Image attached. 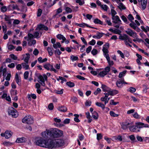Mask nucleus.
I'll return each mask as SVG.
<instances>
[{"mask_svg": "<svg viewBox=\"0 0 149 149\" xmlns=\"http://www.w3.org/2000/svg\"><path fill=\"white\" fill-rule=\"evenodd\" d=\"M97 138L98 140L101 139L102 138V136L100 133H98L97 134Z\"/></svg>", "mask_w": 149, "mask_h": 149, "instance_id": "61", "label": "nucleus"}, {"mask_svg": "<svg viewBox=\"0 0 149 149\" xmlns=\"http://www.w3.org/2000/svg\"><path fill=\"white\" fill-rule=\"evenodd\" d=\"M121 31L120 30L118 29H115L114 30L113 33L116 34H118L119 35H120L121 33Z\"/></svg>", "mask_w": 149, "mask_h": 149, "instance_id": "45", "label": "nucleus"}, {"mask_svg": "<svg viewBox=\"0 0 149 149\" xmlns=\"http://www.w3.org/2000/svg\"><path fill=\"white\" fill-rule=\"evenodd\" d=\"M136 89L132 87H130L129 88V91L131 93H134L136 91Z\"/></svg>", "mask_w": 149, "mask_h": 149, "instance_id": "59", "label": "nucleus"}, {"mask_svg": "<svg viewBox=\"0 0 149 149\" xmlns=\"http://www.w3.org/2000/svg\"><path fill=\"white\" fill-rule=\"evenodd\" d=\"M49 139H46L47 140V142L45 148L51 149L56 148L55 140L52 139L49 141Z\"/></svg>", "mask_w": 149, "mask_h": 149, "instance_id": "6", "label": "nucleus"}, {"mask_svg": "<svg viewBox=\"0 0 149 149\" xmlns=\"http://www.w3.org/2000/svg\"><path fill=\"white\" fill-rule=\"evenodd\" d=\"M57 109L58 110L60 111L65 112L67 111V109L65 107L62 106L61 107H58V108Z\"/></svg>", "mask_w": 149, "mask_h": 149, "instance_id": "18", "label": "nucleus"}, {"mask_svg": "<svg viewBox=\"0 0 149 149\" xmlns=\"http://www.w3.org/2000/svg\"><path fill=\"white\" fill-rule=\"evenodd\" d=\"M135 124V125L129 126V129L132 132H139L141 128H143V127L141 126V125H144L143 123L141 122H136Z\"/></svg>", "mask_w": 149, "mask_h": 149, "instance_id": "2", "label": "nucleus"}, {"mask_svg": "<svg viewBox=\"0 0 149 149\" xmlns=\"http://www.w3.org/2000/svg\"><path fill=\"white\" fill-rule=\"evenodd\" d=\"M22 122L27 124H31L33 122V118L31 115L26 116L22 119Z\"/></svg>", "mask_w": 149, "mask_h": 149, "instance_id": "7", "label": "nucleus"}, {"mask_svg": "<svg viewBox=\"0 0 149 149\" xmlns=\"http://www.w3.org/2000/svg\"><path fill=\"white\" fill-rule=\"evenodd\" d=\"M118 8L120 10L122 9L125 10L126 8L125 6L123 5V3L122 2H120V3L119 5L118 6Z\"/></svg>", "mask_w": 149, "mask_h": 149, "instance_id": "30", "label": "nucleus"}, {"mask_svg": "<svg viewBox=\"0 0 149 149\" xmlns=\"http://www.w3.org/2000/svg\"><path fill=\"white\" fill-rule=\"evenodd\" d=\"M96 43V41L94 39H92L88 42V44L91 45H94Z\"/></svg>", "mask_w": 149, "mask_h": 149, "instance_id": "62", "label": "nucleus"}, {"mask_svg": "<svg viewBox=\"0 0 149 149\" xmlns=\"http://www.w3.org/2000/svg\"><path fill=\"white\" fill-rule=\"evenodd\" d=\"M55 141L56 148L63 146L65 143L64 141L61 139L55 140Z\"/></svg>", "mask_w": 149, "mask_h": 149, "instance_id": "9", "label": "nucleus"}, {"mask_svg": "<svg viewBox=\"0 0 149 149\" xmlns=\"http://www.w3.org/2000/svg\"><path fill=\"white\" fill-rule=\"evenodd\" d=\"M121 18L122 20L124 22L127 24H128L129 22H127V20L126 17L124 15H122L121 17Z\"/></svg>", "mask_w": 149, "mask_h": 149, "instance_id": "38", "label": "nucleus"}, {"mask_svg": "<svg viewBox=\"0 0 149 149\" xmlns=\"http://www.w3.org/2000/svg\"><path fill=\"white\" fill-rule=\"evenodd\" d=\"M129 138L133 142H136L137 141L136 140L135 137L134 135H131L128 136Z\"/></svg>", "mask_w": 149, "mask_h": 149, "instance_id": "27", "label": "nucleus"}, {"mask_svg": "<svg viewBox=\"0 0 149 149\" xmlns=\"http://www.w3.org/2000/svg\"><path fill=\"white\" fill-rule=\"evenodd\" d=\"M128 18L132 23H130L129 24L130 26L133 29H135L136 26H135V23L132 20L134 19V18L132 15L130 14L128 15Z\"/></svg>", "mask_w": 149, "mask_h": 149, "instance_id": "8", "label": "nucleus"}, {"mask_svg": "<svg viewBox=\"0 0 149 149\" xmlns=\"http://www.w3.org/2000/svg\"><path fill=\"white\" fill-rule=\"evenodd\" d=\"M101 88L103 91L104 92H107L108 93L110 91V90H111V89L110 88L106 85L103 84H102Z\"/></svg>", "mask_w": 149, "mask_h": 149, "instance_id": "13", "label": "nucleus"}, {"mask_svg": "<svg viewBox=\"0 0 149 149\" xmlns=\"http://www.w3.org/2000/svg\"><path fill=\"white\" fill-rule=\"evenodd\" d=\"M113 138L115 140H118L120 141H121L123 140L122 136L120 135H118L117 136H115Z\"/></svg>", "mask_w": 149, "mask_h": 149, "instance_id": "35", "label": "nucleus"}, {"mask_svg": "<svg viewBox=\"0 0 149 149\" xmlns=\"http://www.w3.org/2000/svg\"><path fill=\"white\" fill-rule=\"evenodd\" d=\"M111 11L112 17H113L115 16V15L117 13L116 11L113 9H111Z\"/></svg>", "mask_w": 149, "mask_h": 149, "instance_id": "56", "label": "nucleus"}, {"mask_svg": "<svg viewBox=\"0 0 149 149\" xmlns=\"http://www.w3.org/2000/svg\"><path fill=\"white\" fill-rule=\"evenodd\" d=\"M76 2L79 4L80 6H82L84 3V1H82L81 0H76Z\"/></svg>", "mask_w": 149, "mask_h": 149, "instance_id": "49", "label": "nucleus"}, {"mask_svg": "<svg viewBox=\"0 0 149 149\" xmlns=\"http://www.w3.org/2000/svg\"><path fill=\"white\" fill-rule=\"evenodd\" d=\"M49 109L50 110H52L54 108V105L52 103H50L48 106Z\"/></svg>", "mask_w": 149, "mask_h": 149, "instance_id": "64", "label": "nucleus"}, {"mask_svg": "<svg viewBox=\"0 0 149 149\" xmlns=\"http://www.w3.org/2000/svg\"><path fill=\"white\" fill-rule=\"evenodd\" d=\"M75 25H76V26H79V27H83V28H84V27H85V24H86V23H82L81 24H78V23H75Z\"/></svg>", "mask_w": 149, "mask_h": 149, "instance_id": "46", "label": "nucleus"}, {"mask_svg": "<svg viewBox=\"0 0 149 149\" xmlns=\"http://www.w3.org/2000/svg\"><path fill=\"white\" fill-rule=\"evenodd\" d=\"M127 70H125L123 71L122 72H120L118 76L119 78H121L125 76L127 72Z\"/></svg>", "mask_w": 149, "mask_h": 149, "instance_id": "32", "label": "nucleus"}, {"mask_svg": "<svg viewBox=\"0 0 149 149\" xmlns=\"http://www.w3.org/2000/svg\"><path fill=\"white\" fill-rule=\"evenodd\" d=\"M123 79H118L116 82V85L118 88H121L123 87Z\"/></svg>", "mask_w": 149, "mask_h": 149, "instance_id": "16", "label": "nucleus"}, {"mask_svg": "<svg viewBox=\"0 0 149 149\" xmlns=\"http://www.w3.org/2000/svg\"><path fill=\"white\" fill-rule=\"evenodd\" d=\"M26 63H22V65L23 68L25 69V70H27L29 69V65L27 64Z\"/></svg>", "mask_w": 149, "mask_h": 149, "instance_id": "31", "label": "nucleus"}, {"mask_svg": "<svg viewBox=\"0 0 149 149\" xmlns=\"http://www.w3.org/2000/svg\"><path fill=\"white\" fill-rule=\"evenodd\" d=\"M47 142V140L46 139H45L41 137L36 140V143L37 145L45 148Z\"/></svg>", "mask_w": 149, "mask_h": 149, "instance_id": "4", "label": "nucleus"}, {"mask_svg": "<svg viewBox=\"0 0 149 149\" xmlns=\"http://www.w3.org/2000/svg\"><path fill=\"white\" fill-rule=\"evenodd\" d=\"M38 27L40 30L47 31L48 30V27L43 24H40L38 25Z\"/></svg>", "mask_w": 149, "mask_h": 149, "instance_id": "14", "label": "nucleus"}, {"mask_svg": "<svg viewBox=\"0 0 149 149\" xmlns=\"http://www.w3.org/2000/svg\"><path fill=\"white\" fill-rule=\"evenodd\" d=\"M102 51L104 54H108L109 53V51L107 48L103 47L102 49Z\"/></svg>", "mask_w": 149, "mask_h": 149, "instance_id": "57", "label": "nucleus"}, {"mask_svg": "<svg viewBox=\"0 0 149 149\" xmlns=\"http://www.w3.org/2000/svg\"><path fill=\"white\" fill-rule=\"evenodd\" d=\"M109 113L110 115L112 117H117L119 116L118 114L115 113L113 111H110Z\"/></svg>", "mask_w": 149, "mask_h": 149, "instance_id": "39", "label": "nucleus"}, {"mask_svg": "<svg viewBox=\"0 0 149 149\" xmlns=\"http://www.w3.org/2000/svg\"><path fill=\"white\" fill-rule=\"evenodd\" d=\"M15 48V47L12 45H10L8 46V49L10 51H12Z\"/></svg>", "mask_w": 149, "mask_h": 149, "instance_id": "58", "label": "nucleus"}, {"mask_svg": "<svg viewBox=\"0 0 149 149\" xmlns=\"http://www.w3.org/2000/svg\"><path fill=\"white\" fill-rule=\"evenodd\" d=\"M70 59L73 62L74 61H77L79 59V58L78 56L72 55L70 56Z\"/></svg>", "mask_w": 149, "mask_h": 149, "instance_id": "29", "label": "nucleus"}, {"mask_svg": "<svg viewBox=\"0 0 149 149\" xmlns=\"http://www.w3.org/2000/svg\"><path fill=\"white\" fill-rule=\"evenodd\" d=\"M119 18V16L118 15H115L114 17H112L111 19L112 21V22L115 24L117 23V21Z\"/></svg>", "mask_w": 149, "mask_h": 149, "instance_id": "22", "label": "nucleus"}, {"mask_svg": "<svg viewBox=\"0 0 149 149\" xmlns=\"http://www.w3.org/2000/svg\"><path fill=\"white\" fill-rule=\"evenodd\" d=\"M127 30L128 31H125V32L130 36L134 38H136L137 41L139 42H144L143 40L142 39L137 38L138 37V35L135 32L129 28L127 29Z\"/></svg>", "mask_w": 149, "mask_h": 149, "instance_id": "3", "label": "nucleus"}, {"mask_svg": "<svg viewBox=\"0 0 149 149\" xmlns=\"http://www.w3.org/2000/svg\"><path fill=\"white\" fill-rule=\"evenodd\" d=\"M133 116L134 118L137 119H140V115L138 114L137 112H136L134 113L133 115Z\"/></svg>", "mask_w": 149, "mask_h": 149, "instance_id": "47", "label": "nucleus"}, {"mask_svg": "<svg viewBox=\"0 0 149 149\" xmlns=\"http://www.w3.org/2000/svg\"><path fill=\"white\" fill-rule=\"evenodd\" d=\"M51 65L49 63H47L45 64L44 66V68L47 70H50L49 67H50Z\"/></svg>", "mask_w": 149, "mask_h": 149, "instance_id": "37", "label": "nucleus"}, {"mask_svg": "<svg viewBox=\"0 0 149 149\" xmlns=\"http://www.w3.org/2000/svg\"><path fill=\"white\" fill-rule=\"evenodd\" d=\"M10 57L13 60H16L17 59V57L13 54H11L10 55Z\"/></svg>", "mask_w": 149, "mask_h": 149, "instance_id": "48", "label": "nucleus"}, {"mask_svg": "<svg viewBox=\"0 0 149 149\" xmlns=\"http://www.w3.org/2000/svg\"><path fill=\"white\" fill-rule=\"evenodd\" d=\"M109 95L113 96L118 94V91L116 90H113L112 91L110 90L109 92Z\"/></svg>", "mask_w": 149, "mask_h": 149, "instance_id": "17", "label": "nucleus"}, {"mask_svg": "<svg viewBox=\"0 0 149 149\" xmlns=\"http://www.w3.org/2000/svg\"><path fill=\"white\" fill-rule=\"evenodd\" d=\"M31 97L33 99H36V98L37 96L35 94L31 93V95H28V98L29 100H31Z\"/></svg>", "mask_w": 149, "mask_h": 149, "instance_id": "26", "label": "nucleus"}, {"mask_svg": "<svg viewBox=\"0 0 149 149\" xmlns=\"http://www.w3.org/2000/svg\"><path fill=\"white\" fill-rule=\"evenodd\" d=\"M1 135L2 136H4L6 139H8L10 138L12 136L10 133V132L8 130H6L4 133H1Z\"/></svg>", "mask_w": 149, "mask_h": 149, "instance_id": "10", "label": "nucleus"}, {"mask_svg": "<svg viewBox=\"0 0 149 149\" xmlns=\"http://www.w3.org/2000/svg\"><path fill=\"white\" fill-rule=\"evenodd\" d=\"M8 112L9 115H11L13 118H16L18 116L17 111L13 107H10L8 108Z\"/></svg>", "mask_w": 149, "mask_h": 149, "instance_id": "5", "label": "nucleus"}, {"mask_svg": "<svg viewBox=\"0 0 149 149\" xmlns=\"http://www.w3.org/2000/svg\"><path fill=\"white\" fill-rule=\"evenodd\" d=\"M42 10L40 8L38 9L37 13V16L38 17H39L41 16L42 13Z\"/></svg>", "mask_w": 149, "mask_h": 149, "instance_id": "52", "label": "nucleus"}, {"mask_svg": "<svg viewBox=\"0 0 149 149\" xmlns=\"http://www.w3.org/2000/svg\"><path fill=\"white\" fill-rule=\"evenodd\" d=\"M22 56L24 58L25 56V54H23L22 55ZM30 56H26L24 58H23L22 59V60H24V61L27 64H28L29 63V60L30 58Z\"/></svg>", "mask_w": 149, "mask_h": 149, "instance_id": "28", "label": "nucleus"}, {"mask_svg": "<svg viewBox=\"0 0 149 149\" xmlns=\"http://www.w3.org/2000/svg\"><path fill=\"white\" fill-rule=\"evenodd\" d=\"M118 103V102H115L113 100H111L110 101V104L111 105H116Z\"/></svg>", "mask_w": 149, "mask_h": 149, "instance_id": "51", "label": "nucleus"}, {"mask_svg": "<svg viewBox=\"0 0 149 149\" xmlns=\"http://www.w3.org/2000/svg\"><path fill=\"white\" fill-rule=\"evenodd\" d=\"M123 40H124V42H125V41H127V40L129 36L125 34H123Z\"/></svg>", "mask_w": 149, "mask_h": 149, "instance_id": "60", "label": "nucleus"}, {"mask_svg": "<svg viewBox=\"0 0 149 149\" xmlns=\"http://www.w3.org/2000/svg\"><path fill=\"white\" fill-rule=\"evenodd\" d=\"M65 11L67 13H70L72 12V9L69 7H67L65 8Z\"/></svg>", "mask_w": 149, "mask_h": 149, "instance_id": "50", "label": "nucleus"}, {"mask_svg": "<svg viewBox=\"0 0 149 149\" xmlns=\"http://www.w3.org/2000/svg\"><path fill=\"white\" fill-rule=\"evenodd\" d=\"M29 72L28 71H25L24 74V78L25 79H27L29 76Z\"/></svg>", "mask_w": 149, "mask_h": 149, "instance_id": "54", "label": "nucleus"}, {"mask_svg": "<svg viewBox=\"0 0 149 149\" xmlns=\"http://www.w3.org/2000/svg\"><path fill=\"white\" fill-rule=\"evenodd\" d=\"M63 89H61L60 91L55 90H54V92L56 94H62L63 93Z\"/></svg>", "mask_w": 149, "mask_h": 149, "instance_id": "40", "label": "nucleus"}, {"mask_svg": "<svg viewBox=\"0 0 149 149\" xmlns=\"http://www.w3.org/2000/svg\"><path fill=\"white\" fill-rule=\"evenodd\" d=\"M17 90H14L12 89L10 91V94L11 95V97H13V96L14 95H16L17 94Z\"/></svg>", "mask_w": 149, "mask_h": 149, "instance_id": "36", "label": "nucleus"}, {"mask_svg": "<svg viewBox=\"0 0 149 149\" xmlns=\"http://www.w3.org/2000/svg\"><path fill=\"white\" fill-rule=\"evenodd\" d=\"M7 10V8L6 6H2L1 8V11L3 13H4Z\"/></svg>", "mask_w": 149, "mask_h": 149, "instance_id": "42", "label": "nucleus"}, {"mask_svg": "<svg viewBox=\"0 0 149 149\" xmlns=\"http://www.w3.org/2000/svg\"><path fill=\"white\" fill-rule=\"evenodd\" d=\"M70 121V119L69 118H66L63 121V123L64 124H69Z\"/></svg>", "mask_w": 149, "mask_h": 149, "instance_id": "63", "label": "nucleus"}, {"mask_svg": "<svg viewBox=\"0 0 149 149\" xmlns=\"http://www.w3.org/2000/svg\"><path fill=\"white\" fill-rule=\"evenodd\" d=\"M130 125V123L129 122H127L126 121L124 122L123 123L122 125H121V128L123 130H126L128 128H129Z\"/></svg>", "mask_w": 149, "mask_h": 149, "instance_id": "12", "label": "nucleus"}, {"mask_svg": "<svg viewBox=\"0 0 149 149\" xmlns=\"http://www.w3.org/2000/svg\"><path fill=\"white\" fill-rule=\"evenodd\" d=\"M98 53L97 50L95 49H93L91 51V53L94 56L97 54Z\"/></svg>", "mask_w": 149, "mask_h": 149, "instance_id": "44", "label": "nucleus"}, {"mask_svg": "<svg viewBox=\"0 0 149 149\" xmlns=\"http://www.w3.org/2000/svg\"><path fill=\"white\" fill-rule=\"evenodd\" d=\"M93 22L95 24H100L101 25L103 24V22L97 18L94 19Z\"/></svg>", "mask_w": 149, "mask_h": 149, "instance_id": "23", "label": "nucleus"}, {"mask_svg": "<svg viewBox=\"0 0 149 149\" xmlns=\"http://www.w3.org/2000/svg\"><path fill=\"white\" fill-rule=\"evenodd\" d=\"M97 39H100L105 34V33H103L100 32L98 31L97 32Z\"/></svg>", "mask_w": 149, "mask_h": 149, "instance_id": "34", "label": "nucleus"}, {"mask_svg": "<svg viewBox=\"0 0 149 149\" xmlns=\"http://www.w3.org/2000/svg\"><path fill=\"white\" fill-rule=\"evenodd\" d=\"M95 104L98 107H101L103 110H104L105 108V105L101 103L97 102L95 103Z\"/></svg>", "mask_w": 149, "mask_h": 149, "instance_id": "25", "label": "nucleus"}, {"mask_svg": "<svg viewBox=\"0 0 149 149\" xmlns=\"http://www.w3.org/2000/svg\"><path fill=\"white\" fill-rule=\"evenodd\" d=\"M101 90L99 88H98L94 92V94L95 95H97L99 93L101 92Z\"/></svg>", "mask_w": 149, "mask_h": 149, "instance_id": "55", "label": "nucleus"}, {"mask_svg": "<svg viewBox=\"0 0 149 149\" xmlns=\"http://www.w3.org/2000/svg\"><path fill=\"white\" fill-rule=\"evenodd\" d=\"M53 50V49L52 47V45H50V47H48L47 48V51L50 56H52L53 55V52L52 50Z\"/></svg>", "mask_w": 149, "mask_h": 149, "instance_id": "19", "label": "nucleus"}, {"mask_svg": "<svg viewBox=\"0 0 149 149\" xmlns=\"http://www.w3.org/2000/svg\"><path fill=\"white\" fill-rule=\"evenodd\" d=\"M36 76L38 77V78L40 80V81L41 82H44L45 79L43 78V76H42L41 75H39L38 76L37 75Z\"/></svg>", "mask_w": 149, "mask_h": 149, "instance_id": "41", "label": "nucleus"}, {"mask_svg": "<svg viewBox=\"0 0 149 149\" xmlns=\"http://www.w3.org/2000/svg\"><path fill=\"white\" fill-rule=\"evenodd\" d=\"M104 71L105 72L107 73V74L108 73L110 72V68L109 66H108L104 68Z\"/></svg>", "mask_w": 149, "mask_h": 149, "instance_id": "43", "label": "nucleus"}, {"mask_svg": "<svg viewBox=\"0 0 149 149\" xmlns=\"http://www.w3.org/2000/svg\"><path fill=\"white\" fill-rule=\"evenodd\" d=\"M66 84L70 88L73 87L75 86L74 84L71 81L67 82L66 83Z\"/></svg>", "mask_w": 149, "mask_h": 149, "instance_id": "33", "label": "nucleus"}, {"mask_svg": "<svg viewBox=\"0 0 149 149\" xmlns=\"http://www.w3.org/2000/svg\"><path fill=\"white\" fill-rule=\"evenodd\" d=\"M63 134V131L57 128L46 129L45 131L42 132L41 133L42 136L46 139L60 137Z\"/></svg>", "mask_w": 149, "mask_h": 149, "instance_id": "1", "label": "nucleus"}, {"mask_svg": "<svg viewBox=\"0 0 149 149\" xmlns=\"http://www.w3.org/2000/svg\"><path fill=\"white\" fill-rule=\"evenodd\" d=\"M26 141V139L24 137L18 138H17L16 142L18 143H25Z\"/></svg>", "mask_w": 149, "mask_h": 149, "instance_id": "15", "label": "nucleus"}, {"mask_svg": "<svg viewBox=\"0 0 149 149\" xmlns=\"http://www.w3.org/2000/svg\"><path fill=\"white\" fill-rule=\"evenodd\" d=\"M92 116L94 119H98L99 117V116L98 113L95 111H93V112L92 113Z\"/></svg>", "mask_w": 149, "mask_h": 149, "instance_id": "20", "label": "nucleus"}, {"mask_svg": "<svg viewBox=\"0 0 149 149\" xmlns=\"http://www.w3.org/2000/svg\"><path fill=\"white\" fill-rule=\"evenodd\" d=\"M107 74V73H106L104 70H103L100 72L98 74L97 77H101L103 78Z\"/></svg>", "mask_w": 149, "mask_h": 149, "instance_id": "21", "label": "nucleus"}, {"mask_svg": "<svg viewBox=\"0 0 149 149\" xmlns=\"http://www.w3.org/2000/svg\"><path fill=\"white\" fill-rule=\"evenodd\" d=\"M143 2L141 3L142 9L144 10L145 9L146 6L147 0H143Z\"/></svg>", "mask_w": 149, "mask_h": 149, "instance_id": "24", "label": "nucleus"}, {"mask_svg": "<svg viewBox=\"0 0 149 149\" xmlns=\"http://www.w3.org/2000/svg\"><path fill=\"white\" fill-rule=\"evenodd\" d=\"M15 79L16 82L18 85H20L21 83V79L20 76H19L17 73L15 74Z\"/></svg>", "mask_w": 149, "mask_h": 149, "instance_id": "11", "label": "nucleus"}, {"mask_svg": "<svg viewBox=\"0 0 149 149\" xmlns=\"http://www.w3.org/2000/svg\"><path fill=\"white\" fill-rule=\"evenodd\" d=\"M56 38L58 39H59L60 40H62L63 38H65L61 34H58L56 35Z\"/></svg>", "mask_w": 149, "mask_h": 149, "instance_id": "53", "label": "nucleus"}]
</instances>
